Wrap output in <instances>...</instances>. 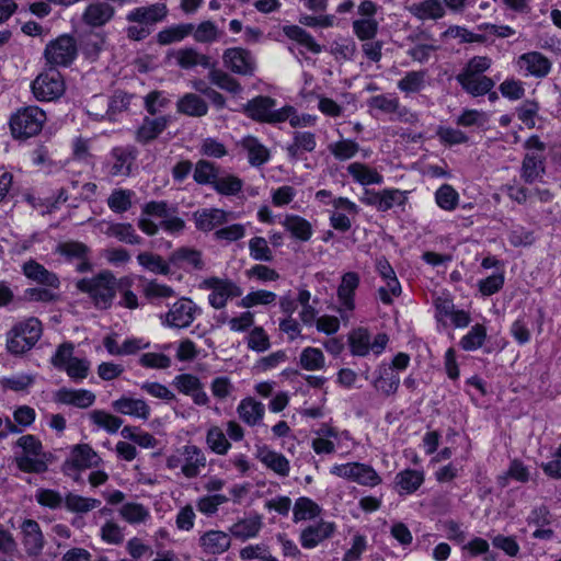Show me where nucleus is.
I'll return each mask as SVG.
<instances>
[{"instance_id": "4c0bfd02", "label": "nucleus", "mask_w": 561, "mask_h": 561, "mask_svg": "<svg viewBox=\"0 0 561 561\" xmlns=\"http://www.w3.org/2000/svg\"><path fill=\"white\" fill-rule=\"evenodd\" d=\"M237 411L245 424L254 426L263 419L265 408L262 402L255 401L253 398H245L241 400Z\"/></svg>"}, {"instance_id": "864d4df0", "label": "nucleus", "mask_w": 561, "mask_h": 561, "mask_svg": "<svg viewBox=\"0 0 561 561\" xmlns=\"http://www.w3.org/2000/svg\"><path fill=\"white\" fill-rule=\"evenodd\" d=\"M530 473L526 466L519 460H513L508 470L497 477V484L503 489L508 484V479H514L518 482L526 483L529 481Z\"/></svg>"}, {"instance_id": "a18cd8bd", "label": "nucleus", "mask_w": 561, "mask_h": 561, "mask_svg": "<svg viewBox=\"0 0 561 561\" xmlns=\"http://www.w3.org/2000/svg\"><path fill=\"white\" fill-rule=\"evenodd\" d=\"M426 85V71H408L397 83L398 89L405 95L419 93Z\"/></svg>"}, {"instance_id": "cd10ccee", "label": "nucleus", "mask_w": 561, "mask_h": 561, "mask_svg": "<svg viewBox=\"0 0 561 561\" xmlns=\"http://www.w3.org/2000/svg\"><path fill=\"white\" fill-rule=\"evenodd\" d=\"M256 458L278 476L287 477L289 474L290 466L287 458L267 446L257 447Z\"/></svg>"}, {"instance_id": "7c9ffc66", "label": "nucleus", "mask_w": 561, "mask_h": 561, "mask_svg": "<svg viewBox=\"0 0 561 561\" xmlns=\"http://www.w3.org/2000/svg\"><path fill=\"white\" fill-rule=\"evenodd\" d=\"M240 146L247 151L248 161L252 167H261L271 158L270 150L254 136L242 138Z\"/></svg>"}, {"instance_id": "ddd939ff", "label": "nucleus", "mask_w": 561, "mask_h": 561, "mask_svg": "<svg viewBox=\"0 0 561 561\" xmlns=\"http://www.w3.org/2000/svg\"><path fill=\"white\" fill-rule=\"evenodd\" d=\"M331 473L363 485L375 486L381 482L373 467L358 462L336 465L331 469Z\"/></svg>"}, {"instance_id": "f3484780", "label": "nucleus", "mask_w": 561, "mask_h": 561, "mask_svg": "<svg viewBox=\"0 0 561 561\" xmlns=\"http://www.w3.org/2000/svg\"><path fill=\"white\" fill-rule=\"evenodd\" d=\"M231 218L232 213L219 208H203L193 214L195 227L203 232H209L227 224Z\"/></svg>"}, {"instance_id": "09e8293b", "label": "nucleus", "mask_w": 561, "mask_h": 561, "mask_svg": "<svg viewBox=\"0 0 561 561\" xmlns=\"http://www.w3.org/2000/svg\"><path fill=\"white\" fill-rule=\"evenodd\" d=\"M424 481L423 473L417 470L407 469L396 476V484L400 493L411 494L415 492Z\"/></svg>"}, {"instance_id": "338daca9", "label": "nucleus", "mask_w": 561, "mask_h": 561, "mask_svg": "<svg viewBox=\"0 0 561 561\" xmlns=\"http://www.w3.org/2000/svg\"><path fill=\"white\" fill-rule=\"evenodd\" d=\"M191 34L197 43H213L221 36V32L211 21H204L197 26L194 25V31Z\"/></svg>"}, {"instance_id": "ea45409f", "label": "nucleus", "mask_w": 561, "mask_h": 561, "mask_svg": "<svg viewBox=\"0 0 561 561\" xmlns=\"http://www.w3.org/2000/svg\"><path fill=\"white\" fill-rule=\"evenodd\" d=\"M220 171V165L209 160L201 159L194 165L193 179L198 185H210L213 187Z\"/></svg>"}, {"instance_id": "69168bd1", "label": "nucleus", "mask_w": 561, "mask_h": 561, "mask_svg": "<svg viewBox=\"0 0 561 561\" xmlns=\"http://www.w3.org/2000/svg\"><path fill=\"white\" fill-rule=\"evenodd\" d=\"M208 447L218 455H226L231 447L224 432L218 426H213L206 435Z\"/></svg>"}, {"instance_id": "f8f14e48", "label": "nucleus", "mask_w": 561, "mask_h": 561, "mask_svg": "<svg viewBox=\"0 0 561 561\" xmlns=\"http://www.w3.org/2000/svg\"><path fill=\"white\" fill-rule=\"evenodd\" d=\"M224 66L231 72L251 77L256 69L255 58L252 53L242 47H231L224 50Z\"/></svg>"}, {"instance_id": "f257e3e1", "label": "nucleus", "mask_w": 561, "mask_h": 561, "mask_svg": "<svg viewBox=\"0 0 561 561\" xmlns=\"http://www.w3.org/2000/svg\"><path fill=\"white\" fill-rule=\"evenodd\" d=\"M119 284L112 272L103 271L95 276L77 280L76 288L87 294L96 309L107 310L113 305Z\"/></svg>"}, {"instance_id": "72a5a7b5", "label": "nucleus", "mask_w": 561, "mask_h": 561, "mask_svg": "<svg viewBox=\"0 0 561 561\" xmlns=\"http://www.w3.org/2000/svg\"><path fill=\"white\" fill-rule=\"evenodd\" d=\"M178 112L192 117L205 116L208 112L207 103L195 93L184 94L176 103Z\"/></svg>"}, {"instance_id": "dca6fc26", "label": "nucleus", "mask_w": 561, "mask_h": 561, "mask_svg": "<svg viewBox=\"0 0 561 561\" xmlns=\"http://www.w3.org/2000/svg\"><path fill=\"white\" fill-rule=\"evenodd\" d=\"M173 386L183 394L190 396L197 405H206L209 398L198 377L192 374H181L173 379Z\"/></svg>"}, {"instance_id": "e2e57ef3", "label": "nucleus", "mask_w": 561, "mask_h": 561, "mask_svg": "<svg viewBox=\"0 0 561 561\" xmlns=\"http://www.w3.org/2000/svg\"><path fill=\"white\" fill-rule=\"evenodd\" d=\"M91 421L98 425L106 430L108 433H116L123 424V420L118 416L110 414L103 410H94L90 413Z\"/></svg>"}, {"instance_id": "052dcab7", "label": "nucleus", "mask_w": 561, "mask_h": 561, "mask_svg": "<svg viewBox=\"0 0 561 561\" xmlns=\"http://www.w3.org/2000/svg\"><path fill=\"white\" fill-rule=\"evenodd\" d=\"M135 193L130 190H114L107 198V205L114 213H125L131 207Z\"/></svg>"}, {"instance_id": "774afa93", "label": "nucleus", "mask_w": 561, "mask_h": 561, "mask_svg": "<svg viewBox=\"0 0 561 561\" xmlns=\"http://www.w3.org/2000/svg\"><path fill=\"white\" fill-rule=\"evenodd\" d=\"M121 516L129 524H139L149 516V511L139 503H126L119 508Z\"/></svg>"}, {"instance_id": "f704fd0d", "label": "nucleus", "mask_w": 561, "mask_h": 561, "mask_svg": "<svg viewBox=\"0 0 561 561\" xmlns=\"http://www.w3.org/2000/svg\"><path fill=\"white\" fill-rule=\"evenodd\" d=\"M409 11L419 20H438L445 15V8L440 0H424L413 3Z\"/></svg>"}, {"instance_id": "c03bdc74", "label": "nucleus", "mask_w": 561, "mask_h": 561, "mask_svg": "<svg viewBox=\"0 0 561 561\" xmlns=\"http://www.w3.org/2000/svg\"><path fill=\"white\" fill-rule=\"evenodd\" d=\"M367 105L370 108L378 110L387 114L397 113L402 116L408 113L407 107H401L399 99L392 94H379L371 96L367 101Z\"/></svg>"}, {"instance_id": "6e6d98bb", "label": "nucleus", "mask_w": 561, "mask_h": 561, "mask_svg": "<svg viewBox=\"0 0 561 561\" xmlns=\"http://www.w3.org/2000/svg\"><path fill=\"white\" fill-rule=\"evenodd\" d=\"M138 263L146 270L160 275L170 273L169 264L158 254L142 252L137 255Z\"/></svg>"}, {"instance_id": "b1692460", "label": "nucleus", "mask_w": 561, "mask_h": 561, "mask_svg": "<svg viewBox=\"0 0 561 561\" xmlns=\"http://www.w3.org/2000/svg\"><path fill=\"white\" fill-rule=\"evenodd\" d=\"M317 147L316 135L311 131H294L293 140L285 150L290 160L297 161L305 152H312Z\"/></svg>"}, {"instance_id": "49530a36", "label": "nucleus", "mask_w": 561, "mask_h": 561, "mask_svg": "<svg viewBox=\"0 0 561 561\" xmlns=\"http://www.w3.org/2000/svg\"><path fill=\"white\" fill-rule=\"evenodd\" d=\"M104 232L106 236L116 238L121 242L128 244H139L141 242V238L136 233L131 224H108Z\"/></svg>"}, {"instance_id": "603ef678", "label": "nucleus", "mask_w": 561, "mask_h": 561, "mask_svg": "<svg viewBox=\"0 0 561 561\" xmlns=\"http://www.w3.org/2000/svg\"><path fill=\"white\" fill-rule=\"evenodd\" d=\"M101 505V501L69 492L65 496V506L69 512L84 514Z\"/></svg>"}, {"instance_id": "6ab92c4d", "label": "nucleus", "mask_w": 561, "mask_h": 561, "mask_svg": "<svg viewBox=\"0 0 561 561\" xmlns=\"http://www.w3.org/2000/svg\"><path fill=\"white\" fill-rule=\"evenodd\" d=\"M183 457L182 473L187 479L196 478L201 470L206 467V456L204 451L195 445H185L181 449Z\"/></svg>"}, {"instance_id": "e433bc0d", "label": "nucleus", "mask_w": 561, "mask_h": 561, "mask_svg": "<svg viewBox=\"0 0 561 561\" xmlns=\"http://www.w3.org/2000/svg\"><path fill=\"white\" fill-rule=\"evenodd\" d=\"M399 385L400 376L393 370V367H379L378 376L374 381V387L378 391L389 397L398 391Z\"/></svg>"}, {"instance_id": "9d476101", "label": "nucleus", "mask_w": 561, "mask_h": 561, "mask_svg": "<svg viewBox=\"0 0 561 561\" xmlns=\"http://www.w3.org/2000/svg\"><path fill=\"white\" fill-rule=\"evenodd\" d=\"M199 309L188 298H181L175 301L169 309V311L161 316V322L163 325L174 329H184L192 324L195 319V314Z\"/></svg>"}, {"instance_id": "7ed1b4c3", "label": "nucleus", "mask_w": 561, "mask_h": 561, "mask_svg": "<svg viewBox=\"0 0 561 561\" xmlns=\"http://www.w3.org/2000/svg\"><path fill=\"white\" fill-rule=\"evenodd\" d=\"M73 353L75 345L71 342H64L57 346L50 364L56 369L65 371L71 380L79 382L88 377L91 363L87 358L76 357Z\"/></svg>"}, {"instance_id": "4d7b16f0", "label": "nucleus", "mask_w": 561, "mask_h": 561, "mask_svg": "<svg viewBox=\"0 0 561 561\" xmlns=\"http://www.w3.org/2000/svg\"><path fill=\"white\" fill-rule=\"evenodd\" d=\"M299 364L306 370H319L324 367L325 359L320 348L308 346L299 356Z\"/></svg>"}, {"instance_id": "20e7f679", "label": "nucleus", "mask_w": 561, "mask_h": 561, "mask_svg": "<svg viewBox=\"0 0 561 561\" xmlns=\"http://www.w3.org/2000/svg\"><path fill=\"white\" fill-rule=\"evenodd\" d=\"M15 444L23 450L22 455L15 457V463L21 471L27 473H44L47 471V463L41 458L43 445L36 436L23 435Z\"/></svg>"}, {"instance_id": "13d9d810", "label": "nucleus", "mask_w": 561, "mask_h": 561, "mask_svg": "<svg viewBox=\"0 0 561 561\" xmlns=\"http://www.w3.org/2000/svg\"><path fill=\"white\" fill-rule=\"evenodd\" d=\"M435 202L439 208L451 211L458 206L459 194L451 185L443 184L435 192Z\"/></svg>"}, {"instance_id": "37998d69", "label": "nucleus", "mask_w": 561, "mask_h": 561, "mask_svg": "<svg viewBox=\"0 0 561 561\" xmlns=\"http://www.w3.org/2000/svg\"><path fill=\"white\" fill-rule=\"evenodd\" d=\"M347 172L353 176L354 181L362 185L381 184L383 182V176L380 173L360 162L348 164Z\"/></svg>"}, {"instance_id": "aec40b11", "label": "nucleus", "mask_w": 561, "mask_h": 561, "mask_svg": "<svg viewBox=\"0 0 561 561\" xmlns=\"http://www.w3.org/2000/svg\"><path fill=\"white\" fill-rule=\"evenodd\" d=\"M23 545L28 556L37 557L42 553L45 545L44 535L39 524L34 519H25L21 526Z\"/></svg>"}, {"instance_id": "4468645a", "label": "nucleus", "mask_w": 561, "mask_h": 561, "mask_svg": "<svg viewBox=\"0 0 561 561\" xmlns=\"http://www.w3.org/2000/svg\"><path fill=\"white\" fill-rule=\"evenodd\" d=\"M168 12L165 3L157 2L133 9L127 13L126 20L129 23L141 24L151 28V26L162 22L167 18Z\"/></svg>"}, {"instance_id": "3c124183", "label": "nucleus", "mask_w": 561, "mask_h": 561, "mask_svg": "<svg viewBox=\"0 0 561 561\" xmlns=\"http://www.w3.org/2000/svg\"><path fill=\"white\" fill-rule=\"evenodd\" d=\"M321 513V507L311 499L301 496L296 500L294 505L293 520L299 523L301 520L313 519Z\"/></svg>"}, {"instance_id": "4be33fe9", "label": "nucleus", "mask_w": 561, "mask_h": 561, "mask_svg": "<svg viewBox=\"0 0 561 561\" xmlns=\"http://www.w3.org/2000/svg\"><path fill=\"white\" fill-rule=\"evenodd\" d=\"M95 394L87 389L60 388L55 393L58 403L73 405L79 409H87L95 402Z\"/></svg>"}, {"instance_id": "0e129e2a", "label": "nucleus", "mask_w": 561, "mask_h": 561, "mask_svg": "<svg viewBox=\"0 0 561 561\" xmlns=\"http://www.w3.org/2000/svg\"><path fill=\"white\" fill-rule=\"evenodd\" d=\"M328 149L334 156L335 159L344 161L355 157L359 150V146L356 141L352 139H343L330 144Z\"/></svg>"}, {"instance_id": "f03ea898", "label": "nucleus", "mask_w": 561, "mask_h": 561, "mask_svg": "<svg viewBox=\"0 0 561 561\" xmlns=\"http://www.w3.org/2000/svg\"><path fill=\"white\" fill-rule=\"evenodd\" d=\"M43 333L42 322L34 317L18 322L8 332L7 350L13 355H22L32 350Z\"/></svg>"}, {"instance_id": "6e6552de", "label": "nucleus", "mask_w": 561, "mask_h": 561, "mask_svg": "<svg viewBox=\"0 0 561 561\" xmlns=\"http://www.w3.org/2000/svg\"><path fill=\"white\" fill-rule=\"evenodd\" d=\"M201 287L211 290L208 301L215 309L224 308L229 298L240 297L243 293L232 280L215 276L204 279Z\"/></svg>"}, {"instance_id": "5701e85b", "label": "nucleus", "mask_w": 561, "mask_h": 561, "mask_svg": "<svg viewBox=\"0 0 561 561\" xmlns=\"http://www.w3.org/2000/svg\"><path fill=\"white\" fill-rule=\"evenodd\" d=\"M456 80L461 85V88L472 96L485 95L495 85L494 80L486 76L460 72L457 75Z\"/></svg>"}, {"instance_id": "a878e982", "label": "nucleus", "mask_w": 561, "mask_h": 561, "mask_svg": "<svg viewBox=\"0 0 561 561\" xmlns=\"http://www.w3.org/2000/svg\"><path fill=\"white\" fill-rule=\"evenodd\" d=\"M230 545L229 535L221 530H208L199 538V546L206 554H221Z\"/></svg>"}, {"instance_id": "2f4dec72", "label": "nucleus", "mask_w": 561, "mask_h": 561, "mask_svg": "<svg viewBox=\"0 0 561 561\" xmlns=\"http://www.w3.org/2000/svg\"><path fill=\"white\" fill-rule=\"evenodd\" d=\"M113 409L122 414L137 416L147 420L150 415L148 404L141 399L122 397L112 402Z\"/></svg>"}, {"instance_id": "c85d7f7f", "label": "nucleus", "mask_w": 561, "mask_h": 561, "mask_svg": "<svg viewBox=\"0 0 561 561\" xmlns=\"http://www.w3.org/2000/svg\"><path fill=\"white\" fill-rule=\"evenodd\" d=\"M169 119L167 116L156 118L145 117L142 124L136 130V141L147 145L156 139L168 126Z\"/></svg>"}, {"instance_id": "393cba45", "label": "nucleus", "mask_w": 561, "mask_h": 561, "mask_svg": "<svg viewBox=\"0 0 561 561\" xmlns=\"http://www.w3.org/2000/svg\"><path fill=\"white\" fill-rule=\"evenodd\" d=\"M545 172L546 167L543 154L527 152L524 156L520 168V178L525 183L533 184L534 182L541 180Z\"/></svg>"}, {"instance_id": "8fccbe9b", "label": "nucleus", "mask_w": 561, "mask_h": 561, "mask_svg": "<svg viewBox=\"0 0 561 561\" xmlns=\"http://www.w3.org/2000/svg\"><path fill=\"white\" fill-rule=\"evenodd\" d=\"M208 79L213 84L232 94H239L243 90L238 80L224 70L215 68L214 64L209 69Z\"/></svg>"}, {"instance_id": "473e14b6", "label": "nucleus", "mask_w": 561, "mask_h": 561, "mask_svg": "<svg viewBox=\"0 0 561 561\" xmlns=\"http://www.w3.org/2000/svg\"><path fill=\"white\" fill-rule=\"evenodd\" d=\"M176 64L183 69H191L195 66H202L210 69L213 64L210 57L198 53L195 48L187 47L179 49L174 53Z\"/></svg>"}, {"instance_id": "423d86ee", "label": "nucleus", "mask_w": 561, "mask_h": 561, "mask_svg": "<svg viewBox=\"0 0 561 561\" xmlns=\"http://www.w3.org/2000/svg\"><path fill=\"white\" fill-rule=\"evenodd\" d=\"M46 119L44 111L37 106L19 110L10 119V127L15 137H32L41 131Z\"/></svg>"}, {"instance_id": "58836bf2", "label": "nucleus", "mask_w": 561, "mask_h": 561, "mask_svg": "<svg viewBox=\"0 0 561 561\" xmlns=\"http://www.w3.org/2000/svg\"><path fill=\"white\" fill-rule=\"evenodd\" d=\"M243 188V181L232 174L221 169L219 176L215 181L213 185V190L224 196H236Z\"/></svg>"}, {"instance_id": "de8ad7c7", "label": "nucleus", "mask_w": 561, "mask_h": 561, "mask_svg": "<svg viewBox=\"0 0 561 561\" xmlns=\"http://www.w3.org/2000/svg\"><path fill=\"white\" fill-rule=\"evenodd\" d=\"M193 31L194 24L192 23L176 24L160 31L157 34V42L160 45H170L182 41L186 36L191 35Z\"/></svg>"}, {"instance_id": "2eb2a0df", "label": "nucleus", "mask_w": 561, "mask_h": 561, "mask_svg": "<svg viewBox=\"0 0 561 561\" xmlns=\"http://www.w3.org/2000/svg\"><path fill=\"white\" fill-rule=\"evenodd\" d=\"M335 524L332 522L320 520L317 524L304 528L299 536L302 548L313 549L324 540L331 538L335 533Z\"/></svg>"}, {"instance_id": "9b49d317", "label": "nucleus", "mask_w": 561, "mask_h": 561, "mask_svg": "<svg viewBox=\"0 0 561 561\" xmlns=\"http://www.w3.org/2000/svg\"><path fill=\"white\" fill-rule=\"evenodd\" d=\"M359 282L360 278L356 272L344 273L341 277L336 296L340 302L337 311L343 321H348L355 309V293L359 286Z\"/></svg>"}, {"instance_id": "1a4fd4ad", "label": "nucleus", "mask_w": 561, "mask_h": 561, "mask_svg": "<svg viewBox=\"0 0 561 561\" xmlns=\"http://www.w3.org/2000/svg\"><path fill=\"white\" fill-rule=\"evenodd\" d=\"M32 91L38 101H53L65 92L61 75L56 70L41 73L32 82Z\"/></svg>"}, {"instance_id": "5fc2aeb1", "label": "nucleus", "mask_w": 561, "mask_h": 561, "mask_svg": "<svg viewBox=\"0 0 561 561\" xmlns=\"http://www.w3.org/2000/svg\"><path fill=\"white\" fill-rule=\"evenodd\" d=\"M351 352L355 356H366L370 351V334L367 329L358 328L350 336Z\"/></svg>"}, {"instance_id": "a19ab883", "label": "nucleus", "mask_w": 561, "mask_h": 561, "mask_svg": "<svg viewBox=\"0 0 561 561\" xmlns=\"http://www.w3.org/2000/svg\"><path fill=\"white\" fill-rule=\"evenodd\" d=\"M262 518L260 516H254L234 523L229 528V531L234 538L244 541L256 537L262 528Z\"/></svg>"}, {"instance_id": "0eeeda50", "label": "nucleus", "mask_w": 561, "mask_h": 561, "mask_svg": "<svg viewBox=\"0 0 561 561\" xmlns=\"http://www.w3.org/2000/svg\"><path fill=\"white\" fill-rule=\"evenodd\" d=\"M78 47L76 39L67 34L58 36L56 39L50 41L44 50V56L50 66L67 67L76 58Z\"/></svg>"}, {"instance_id": "bb28decb", "label": "nucleus", "mask_w": 561, "mask_h": 561, "mask_svg": "<svg viewBox=\"0 0 561 561\" xmlns=\"http://www.w3.org/2000/svg\"><path fill=\"white\" fill-rule=\"evenodd\" d=\"M23 273L27 278L47 287L58 288L60 285V280L55 273L49 272L44 265L34 260L23 264Z\"/></svg>"}, {"instance_id": "39448f33", "label": "nucleus", "mask_w": 561, "mask_h": 561, "mask_svg": "<svg viewBox=\"0 0 561 561\" xmlns=\"http://www.w3.org/2000/svg\"><path fill=\"white\" fill-rule=\"evenodd\" d=\"M276 100L259 95L243 105V113L251 119L260 123L278 124L287 121L288 108L276 110Z\"/></svg>"}, {"instance_id": "680f3d73", "label": "nucleus", "mask_w": 561, "mask_h": 561, "mask_svg": "<svg viewBox=\"0 0 561 561\" xmlns=\"http://www.w3.org/2000/svg\"><path fill=\"white\" fill-rule=\"evenodd\" d=\"M352 27L359 41H370L378 33L379 22L376 19H357L353 21Z\"/></svg>"}, {"instance_id": "bf43d9fd", "label": "nucleus", "mask_w": 561, "mask_h": 561, "mask_svg": "<svg viewBox=\"0 0 561 561\" xmlns=\"http://www.w3.org/2000/svg\"><path fill=\"white\" fill-rule=\"evenodd\" d=\"M169 261H170V263H173L175 265L180 264L181 262H186L188 265L193 266L195 270L204 268L202 253L194 249L180 248L170 255Z\"/></svg>"}, {"instance_id": "412c9836", "label": "nucleus", "mask_w": 561, "mask_h": 561, "mask_svg": "<svg viewBox=\"0 0 561 561\" xmlns=\"http://www.w3.org/2000/svg\"><path fill=\"white\" fill-rule=\"evenodd\" d=\"M517 65L526 75L536 78L546 77L551 70V61L539 51L525 53L517 59Z\"/></svg>"}, {"instance_id": "79ce46f5", "label": "nucleus", "mask_w": 561, "mask_h": 561, "mask_svg": "<svg viewBox=\"0 0 561 561\" xmlns=\"http://www.w3.org/2000/svg\"><path fill=\"white\" fill-rule=\"evenodd\" d=\"M282 225L293 237L300 241H308L312 236L311 224L298 215L285 216Z\"/></svg>"}, {"instance_id": "a211bd4d", "label": "nucleus", "mask_w": 561, "mask_h": 561, "mask_svg": "<svg viewBox=\"0 0 561 561\" xmlns=\"http://www.w3.org/2000/svg\"><path fill=\"white\" fill-rule=\"evenodd\" d=\"M138 151L134 146L115 147L111 151L113 160L110 174L112 176H129Z\"/></svg>"}, {"instance_id": "c9c22d12", "label": "nucleus", "mask_w": 561, "mask_h": 561, "mask_svg": "<svg viewBox=\"0 0 561 561\" xmlns=\"http://www.w3.org/2000/svg\"><path fill=\"white\" fill-rule=\"evenodd\" d=\"M101 458L88 444H79L72 448L70 462L77 469L96 467Z\"/></svg>"}, {"instance_id": "c756f323", "label": "nucleus", "mask_w": 561, "mask_h": 561, "mask_svg": "<svg viewBox=\"0 0 561 561\" xmlns=\"http://www.w3.org/2000/svg\"><path fill=\"white\" fill-rule=\"evenodd\" d=\"M114 8L106 2H95L87 7L82 20L85 24L100 27L106 24L114 16Z\"/></svg>"}]
</instances>
